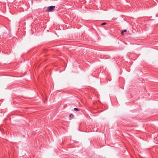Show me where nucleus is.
Masks as SVG:
<instances>
[{
    "label": "nucleus",
    "instance_id": "nucleus-1",
    "mask_svg": "<svg viewBox=\"0 0 158 158\" xmlns=\"http://www.w3.org/2000/svg\"><path fill=\"white\" fill-rule=\"evenodd\" d=\"M55 6H51L48 7L46 11L48 12H51L55 8Z\"/></svg>",
    "mask_w": 158,
    "mask_h": 158
},
{
    "label": "nucleus",
    "instance_id": "nucleus-2",
    "mask_svg": "<svg viewBox=\"0 0 158 158\" xmlns=\"http://www.w3.org/2000/svg\"><path fill=\"white\" fill-rule=\"evenodd\" d=\"M74 115L73 114H71L69 115L70 119L73 118Z\"/></svg>",
    "mask_w": 158,
    "mask_h": 158
},
{
    "label": "nucleus",
    "instance_id": "nucleus-3",
    "mask_svg": "<svg viewBox=\"0 0 158 158\" xmlns=\"http://www.w3.org/2000/svg\"><path fill=\"white\" fill-rule=\"evenodd\" d=\"M127 31L126 30H125L123 31L121 33V34L123 35V32H127Z\"/></svg>",
    "mask_w": 158,
    "mask_h": 158
},
{
    "label": "nucleus",
    "instance_id": "nucleus-4",
    "mask_svg": "<svg viewBox=\"0 0 158 158\" xmlns=\"http://www.w3.org/2000/svg\"><path fill=\"white\" fill-rule=\"evenodd\" d=\"M74 110H75V111H79V109L77 108H74Z\"/></svg>",
    "mask_w": 158,
    "mask_h": 158
},
{
    "label": "nucleus",
    "instance_id": "nucleus-5",
    "mask_svg": "<svg viewBox=\"0 0 158 158\" xmlns=\"http://www.w3.org/2000/svg\"><path fill=\"white\" fill-rule=\"evenodd\" d=\"M106 24V23H102L101 24V25H105Z\"/></svg>",
    "mask_w": 158,
    "mask_h": 158
}]
</instances>
